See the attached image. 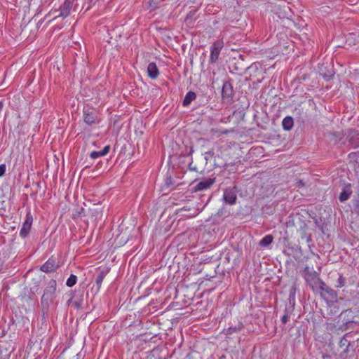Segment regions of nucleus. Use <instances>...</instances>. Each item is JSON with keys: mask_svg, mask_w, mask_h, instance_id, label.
<instances>
[{"mask_svg": "<svg viewBox=\"0 0 359 359\" xmlns=\"http://www.w3.org/2000/svg\"><path fill=\"white\" fill-rule=\"evenodd\" d=\"M330 135H331L332 137H338V135H337L336 133H332Z\"/></svg>", "mask_w": 359, "mask_h": 359, "instance_id": "40", "label": "nucleus"}, {"mask_svg": "<svg viewBox=\"0 0 359 359\" xmlns=\"http://www.w3.org/2000/svg\"><path fill=\"white\" fill-rule=\"evenodd\" d=\"M215 182V178H207L204 179L198 182L194 187L195 191L206 190L210 188V187Z\"/></svg>", "mask_w": 359, "mask_h": 359, "instance_id": "15", "label": "nucleus"}, {"mask_svg": "<svg viewBox=\"0 0 359 359\" xmlns=\"http://www.w3.org/2000/svg\"><path fill=\"white\" fill-rule=\"evenodd\" d=\"M260 72H262V74H261V76H262V75L264 76V74L265 72H262V70H260Z\"/></svg>", "mask_w": 359, "mask_h": 359, "instance_id": "44", "label": "nucleus"}, {"mask_svg": "<svg viewBox=\"0 0 359 359\" xmlns=\"http://www.w3.org/2000/svg\"><path fill=\"white\" fill-rule=\"evenodd\" d=\"M133 94H134V95H137V94L136 93V91H133Z\"/></svg>", "mask_w": 359, "mask_h": 359, "instance_id": "45", "label": "nucleus"}, {"mask_svg": "<svg viewBox=\"0 0 359 359\" xmlns=\"http://www.w3.org/2000/svg\"><path fill=\"white\" fill-rule=\"evenodd\" d=\"M323 359H332V357L329 354H323L322 356Z\"/></svg>", "mask_w": 359, "mask_h": 359, "instance_id": "39", "label": "nucleus"}, {"mask_svg": "<svg viewBox=\"0 0 359 359\" xmlns=\"http://www.w3.org/2000/svg\"><path fill=\"white\" fill-rule=\"evenodd\" d=\"M243 328V325L239 323L238 325L231 326L226 330V334H232L234 332H239Z\"/></svg>", "mask_w": 359, "mask_h": 359, "instance_id": "25", "label": "nucleus"}, {"mask_svg": "<svg viewBox=\"0 0 359 359\" xmlns=\"http://www.w3.org/2000/svg\"><path fill=\"white\" fill-rule=\"evenodd\" d=\"M319 74L324 79L325 81H328L334 78V72L332 67H325L324 65L318 66Z\"/></svg>", "mask_w": 359, "mask_h": 359, "instance_id": "12", "label": "nucleus"}, {"mask_svg": "<svg viewBox=\"0 0 359 359\" xmlns=\"http://www.w3.org/2000/svg\"><path fill=\"white\" fill-rule=\"evenodd\" d=\"M6 170V165L5 164H1L0 165V177H2L5 174Z\"/></svg>", "mask_w": 359, "mask_h": 359, "instance_id": "33", "label": "nucleus"}, {"mask_svg": "<svg viewBox=\"0 0 359 359\" xmlns=\"http://www.w3.org/2000/svg\"><path fill=\"white\" fill-rule=\"evenodd\" d=\"M213 155H214V151H208V152H205V159L206 161H208V158H209V156H212Z\"/></svg>", "mask_w": 359, "mask_h": 359, "instance_id": "38", "label": "nucleus"}, {"mask_svg": "<svg viewBox=\"0 0 359 359\" xmlns=\"http://www.w3.org/2000/svg\"><path fill=\"white\" fill-rule=\"evenodd\" d=\"M304 186H305V183L302 180H298L296 183V187L298 188L303 187Z\"/></svg>", "mask_w": 359, "mask_h": 359, "instance_id": "37", "label": "nucleus"}, {"mask_svg": "<svg viewBox=\"0 0 359 359\" xmlns=\"http://www.w3.org/2000/svg\"><path fill=\"white\" fill-rule=\"evenodd\" d=\"M147 72L148 76L152 79H156L159 75V70L154 62L149 63Z\"/></svg>", "mask_w": 359, "mask_h": 359, "instance_id": "17", "label": "nucleus"}, {"mask_svg": "<svg viewBox=\"0 0 359 359\" xmlns=\"http://www.w3.org/2000/svg\"><path fill=\"white\" fill-rule=\"evenodd\" d=\"M290 319V316L287 313V309H285V313L283 316L281 321L283 324H285Z\"/></svg>", "mask_w": 359, "mask_h": 359, "instance_id": "31", "label": "nucleus"}, {"mask_svg": "<svg viewBox=\"0 0 359 359\" xmlns=\"http://www.w3.org/2000/svg\"><path fill=\"white\" fill-rule=\"evenodd\" d=\"M346 284V278L341 275L339 274L338 279L335 283V287L337 288H341L344 287Z\"/></svg>", "mask_w": 359, "mask_h": 359, "instance_id": "26", "label": "nucleus"}, {"mask_svg": "<svg viewBox=\"0 0 359 359\" xmlns=\"http://www.w3.org/2000/svg\"><path fill=\"white\" fill-rule=\"evenodd\" d=\"M196 94L195 93L194 91H188V93H187L183 100L182 105L184 107L189 106L191 104V102L196 99Z\"/></svg>", "mask_w": 359, "mask_h": 359, "instance_id": "21", "label": "nucleus"}, {"mask_svg": "<svg viewBox=\"0 0 359 359\" xmlns=\"http://www.w3.org/2000/svg\"><path fill=\"white\" fill-rule=\"evenodd\" d=\"M165 185L168 187L174 185V182H172V179L170 176L166 178Z\"/></svg>", "mask_w": 359, "mask_h": 359, "instance_id": "32", "label": "nucleus"}, {"mask_svg": "<svg viewBox=\"0 0 359 359\" xmlns=\"http://www.w3.org/2000/svg\"><path fill=\"white\" fill-rule=\"evenodd\" d=\"M273 241V236L271 234L265 236L264 238H262L259 245L262 248H266L268 247Z\"/></svg>", "mask_w": 359, "mask_h": 359, "instance_id": "23", "label": "nucleus"}, {"mask_svg": "<svg viewBox=\"0 0 359 359\" xmlns=\"http://www.w3.org/2000/svg\"><path fill=\"white\" fill-rule=\"evenodd\" d=\"M221 93L222 102L226 106H229L233 102V97L235 95L233 91H221Z\"/></svg>", "mask_w": 359, "mask_h": 359, "instance_id": "18", "label": "nucleus"}, {"mask_svg": "<svg viewBox=\"0 0 359 359\" xmlns=\"http://www.w3.org/2000/svg\"><path fill=\"white\" fill-rule=\"evenodd\" d=\"M108 272H109L108 269L102 270L100 271L99 274L96 277L95 283H96V285L98 289L100 288L102 281H103L104 278H105V276H107V274L108 273Z\"/></svg>", "mask_w": 359, "mask_h": 359, "instance_id": "22", "label": "nucleus"}, {"mask_svg": "<svg viewBox=\"0 0 359 359\" xmlns=\"http://www.w3.org/2000/svg\"><path fill=\"white\" fill-rule=\"evenodd\" d=\"M71 302L72 303L73 306L77 309H79L82 307V303H83L82 299H80L79 300H74V301H72V299H70L67 303L69 304Z\"/></svg>", "mask_w": 359, "mask_h": 359, "instance_id": "29", "label": "nucleus"}, {"mask_svg": "<svg viewBox=\"0 0 359 359\" xmlns=\"http://www.w3.org/2000/svg\"><path fill=\"white\" fill-rule=\"evenodd\" d=\"M264 79V76L263 75L262 76V78H257L256 80L252 81L253 86L252 87L253 89H259L261 88V90H264L265 88L264 86H262V83L263 82Z\"/></svg>", "mask_w": 359, "mask_h": 359, "instance_id": "24", "label": "nucleus"}, {"mask_svg": "<svg viewBox=\"0 0 359 359\" xmlns=\"http://www.w3.org/2000/svg\"><path fill=\"white\" fill-rule=\"evenodd\" d=\"M340 317L344 320L342 325L344 330L351 328L353 324L359 323V316L355 315V312L351 309L343 311L341 313Z\"/></svg>", "mask_w": 359, "mask_h": 359, "instance_id": "4", "label": "nucleus"}, {"mask_svg": "<svg viewBox=\"0 0 359 359\" xmlns=\"http://www.w3.org/2000/svg\"><path fill=\"white\" fill-rule=\"evenodd\" d=\"M110 151V146L109 145H107L104 147V149L101 151L103 156L107 155Z\"/></svg>", "mask_w": 359, "mask_h": 359, "instance_id": "34", "label": "nucleus"}, {"mask_svg": "<svg viewBox=\"0 0 359 359\" xmlns=\"http://www.w3.org/2000/svg\"><path fill=\"white\" fill-rule=\"evenodd\" d=\"M223 199L226 203L233 205L236 203L237 196L236 187H229L224 189Z\"/></svg>", "mask_w": 359, "mask_h": 359, "instance_id": "11", "label": "nucleus"}, {"mask_svg": "<svg viewBox=\"0 0 359 359\" xmlns=\"http://www.w3.org/2000/svg\"><path fill=\"white\" fill-rule=\"evenodd\" d=\"M302 276L306 283L309 286L313 292H318L321 285H325V282L319 277L318 273L309 266H306L302 271Z\"/></svg>", "mask_w": 359, "mask_h": 359, "instance_id": "2", "label": "nucleus"}, {"mask_svg": "<svg viewBox=\"0 0 359 359\" xmlns=\"http://www.w3.org/2000/svg\"><path fill=\"white\" fill-rule=\"evenodd\" d=\"M33 222V217L30 212H28L26 215L25 222L20 231V236L22 238H26L30 231L32 224Z\"/></svg>", "mask_w": 359, "mask_h": 359, "instance_id": "10", "label": "nucleus"}, {"mask_svg": "<svg viewBox=\"0 0 359 359\" xmlns=\"http://www.w3.org/2000/svg\"><path fill=\"white\" fill-rule=\"evenodd\" d=\"M110 151V146L109 145H107L104 147V149L101 151L103 156L107 155Z\"/></svg>", "mask_w": 359, "mask_h": 359, "instance_id": "35", "label": "nucleus"}, {"mask_svg": "<svg viewBox=\"0 0 359 359\" xmlns=\"http://www.w3.org/2000/svg\"><path fill=\"white\" fill-rule=\"evenodd\" d=\"M76 0H65L60 8V16L66 18L70 15L71 11L74 8Z\"/></svg>", "mask_w": 359, "mask_h": 359, "instance_id": "13", "label": "nucleus"}, {"mask_svg": "<svg viewBox=\"0 0 359 359\" xmlns=\"http://www.w3.org/2000/svg\"><path fill=\"white\" fill-rule=\"evenodd\" d=\"M211 88L213 90L233 89V86L230 83L227 75L224 71L219 69L217 72H212Z\"/></svg>", "mask_w": 359, "mask_h": 359, "instance_id": "3", "label": "nucleus"}, {"mask_svg": "<svg viewBox=\"0 0 359 359\" xmlns=\"http://www.w3.org/2000/svg\"><path fill=\"white\" fill-rule=\"evenodd\" d=\"M76 280H77L76 276L72 274L68 278V279H67V280L66 282V285L68 287H72V286H74L76 283Z\"/></svg>", "mask_w": 359, "mask_h": 359, "instance_id": "27", "label": "nucleus"}, {"mask_svg": "<svg viewBox=\"0 0 359 359\" xmlns=\"http://www.w3.org/2000/svg\"><path fill=\"white\" fill-rule=\"evenodd\" d=\"M90 156L91 158L95 159L99 157L103 156V155H102L101 151H93L90 153Z\"/></svg>", "mask_w": 359, "mask_h": 359, "instance_id": "30", "label": "nucleus"}, {"mask_svg": "<svg viewBox=\"0 0 359 359\" xmlns=\"http://www.w3.org/2000/svg\"><path fill=\"white\" fill-rule=\"evenodd\" d=\"M2 353H3V351H2V349L0 348V359H2Z\"/></svg>", "mask_w": 359, "mask_h": 359, "instance_id": "41", "label": "nucleus"}, {"mask_svg": "<svg viewBox=\"0 0 359 359\" xmlns=\"http://www.w3.org/2000/svg\"><path fill=\"white\" fill-rule=\"evenodd\" d=\"M350 341L345 337H342L339 341V346L343 348V351L340 353V357L342 358H346L347 357V354L349 352V348L351 346Z\"/></svg>", "mask_w": 359, "mask_h": 359, "instance_id": "16", "label": "nucleus"}, {"mask_svg": "<svg viewBox=\"0 0 359 359\" xmlns=\"http://www.w3.org/2000/svg\"><path fill=\"white\" fill-rule=\"evenodd\" d=\"M321 297L327 302L336 303L338 302V294L337 292L330 286L327 285L325 283V285H321L318 290Z\"/></svg>", "mask_w": 359, "mask_h": 359, "instance_id": "6", "label": "nucleus"}, {"mask_svg": "<svg viewBox=\"0 0 359 359\" xmlns=\"http://www.w3.org/2000/svg\"><path fill=\"white\" fill-rule=\"evenodd\" d=\"M3 104L2 102H0V111L2 109Z\"/></svg>", "mask_w": 359, "mask_h": 359, "instance_id": "42", "label": "nucleus"}, {"mask_svg": "<svg viewBox=\"0 0 359 359\" xmlns=\"http://www.w3.org/2000/svg\"><path fill=\"white\" fill-rule=\"evenodd\" d=\"M210 198H211V196H209L205 205H207V203L209 202Z\"/></svg>", "mask_w": 359, "mask_h": 359, "instance_id": "43", "label": "nucleus"}, {"mask_svg": "<svg viewBox=\"0 0 359 359\" xmlns=\"http://www.w3.org/2000/svg\"><path fill=\"white\" fill-rule=\"evenodd\" d=\"M282 126H283V128L285 131L291 130L294 126L293 118L290 116L285 117L282 121Z\"/></svg>", "mask_w": 359, "mask_h": 359, "instance_id": "19", "label": "nucleus"}, {"mask_svg": "<svg viewBox=\"0 0 359 359\" xmlns=\"http://www.w3.org/2000/svg\"><path fill=\"white\" fill-rule=\"evenodd\" d=\"M224 44V41L222 39L217 40L212 43L210 55V62L211 63H215L217 61Z\"/></svg>", "mask_w": 359, "mask_h": 359, "instance_id": "7", "label": "nucleus"}, {"mask_svg": "<svg viewBox=\"0 0 359 359\" xmlns=\"http://www.w3.org/2000/svg\"><path fill=\"white\" fill-rule=\"evenodd\" d=\"M353 193L352 186L350 183H344L341 188V191L339 196L340 202L347 201Z\"/></svg>", "mask_w": 359, "mask_h": 359, "instance_id": "14", "label": "nucleus"}, {"mask_svg": "<svg viewBox=\"0 0 359 359\" xmlns=\"http://www.w3.org/2000/svg\"><path fill=\"white\" fill-rule=\"evenodd\" d=\"M353 208L354 212L359 215V195L353 200Z\"/></svg>", "mask_w": 359, "mask_h": 359, "instance_id": "28", "label": "nucleus"}, {"mask_svg": "<svg viewBox=\"0 0 359 359\" xmlns=\"http://www.w3.org/2000/svg\"><path fill=\"white\" fill-rule=\"evenodd\" d=\"M189 168L190 170H194V171H196V172H198L196 166L195 165H194L193 162H191L189 164Z\"/></svg>", "mask_w": 359, "mask_h": 359, "instance_id": "36", "label": "nucleus"}, {"mask_svg": "<svg viewBox=\"0 0 359 359\" xmlns=\"http://www.w3.org/2000/svg\"><path fill=\"white\" fill-rule=\"evenodd\" d=\"M56 288V280L51 279L43 290V294L41 298V311L43 316L48 314L50 306L53 304L57 297Z\"/></svg>", "mask_w": 359, "mask_h": 359, "instance_id": "1", "label": "nucleus"}, {"mask_svg": "<svg viewBox=\"0 0 359 359\" xmlns=\"http://www.w3.org/2000/svg\"><path fill=\"white\" fill-rule=\"evenodd\" d=\"M60 265L57 262L56 258L51 256L42 266H40V270L45 273H51L55 271Z\"/></svg>", "mask_w": 359, "mask_h": 359, "instance_id": "8", "label": "nucleus"}, {"mask_svg": "<svg viewBox=\"0 0 359 359\" xmlns=\"http://www.w3.org/2000/svg\"><path fill=\"white\" fill-rule=\"evenodd\" d=\"M307 225L306 224H304L300 228V237L302 240L306 241V243H309L311 241V235L306 231Z\"/></svg>", "mask_w": 359, "mask_h": 359, "instance_id": "20", "label": "nucleus"}, {"mask_svg": "<svg viewBox=\"0 0 359 359\" xmlns=\"http://www.w3.org/2000/svg\"><path fill=\"white\" fill-rule=\"evenodd\" d=\"M346 140L348 142V145L352 148L359 147V132L355 130L350 129L346 133Z\"/></svg>", "mask_w": 359, "mask_h": 359, "instance_id": "9", "label": "nucleus"}, {"mask_svg": "<svg viewBox=\"0 0 359 359\" xmlns=\"http://www.w3.org/2000/svg\"><path fill=\"white\" fill-rule=\"evenodd\" d=\"M83 119L86 124L90 126L100 122V119L96 109L89 107H85L83 108Z\"/></svg>", "mask_w": 359, "mask_h": 359, "instance_id": "5", "label": "nucleus"}, {"mask_svg": "<svg viewBox=\"0 0 359 359\" xmlns=\"http://www.w3.org/2000/svg\"><path fill=\"white\" fill-rule=\"evenodd\" d=\"M263 97V93H262V94L260 95V97Z\"/></svg>", "mask_w": 359, "mask_h": 359, "instance_id": "46", "label": "nucleus"}]
</instances>
